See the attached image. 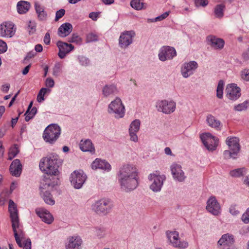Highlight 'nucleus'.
I'll return each mask as SVG.
<instances>
[{
	"label": "nucleus",
	"mask_w": 249,
	"mask_h": 249,
	"mask_svg": "<svg viewBox=\"0 0 249 249\" xmlns=\"http://www.w3.org/2000/svg\"><path fill=\"white\" fill-rule=\"evenodd\" d=\"M35 54H36V53L34 52H30L27 54V55L25 57V59H31V58L35 56Z\"/></svg>",
	"instance_id": "64"
},
{
	"label": "nucleus",
	"mask_w": 249,
	"mask_h": 249,
	"mask_svg": "<svg viewBox=\"0 0 249 249\" xmlns=\"http://www.w3.org/2000/svg\"><path fill=\"white\" fill-rule=\"evenodd\" d=\"M36 112L37 108L36 107H32V108L30 110H27L24 114L25 116V121L26 122L29 121L31 119L34 118Z\"/></svg>",
	"instance_id": "38"
},
{
	"label": "nucleus",
	"mask_w": 249,
	"mask_h": 249,
	"mask_svg": "<svg viewBox=\"0 0 249 249\" xmlns=\"http://www.w3.org/2000/svg\"><path fill=\"white\" fill-rule=\"evenodd\" d=\"M61 164V160L55 154H51L42 158L39 164L40 170L46 173L42 179H45V177L48 175L50 181H58V179L56 176L59 173L58 167Z\"/></svg>",
	"instance_id": "2"
},
{
	"label": "nucleus",
	"mask_w": 249,
	"mask_h": 249,
	"mask_svg": "<svg viewBox=\"0 0 249 249\" xmlns=\"http://www.w3.org/2000/svg\"><path fill=\"white\" fill-rule=\"evenodd\" d=\"M224 87V82L222 80H220L218 82L216 89V96L219 99L223 97V90Z\"/></svg>",
	"instance_id": "42"
},
{
	"label": "nucleus",
	"mask_w": 249,
	"mask_h": 249,
	"mask_svg": "<svg viewBox=\"0 0 249 249\" xmlns=\"http://www.w3.org/2000/svg\"><path fill=\"white\" fill-rule=\"evenodd\" d=\"M111 200L107 198H103L95 201L91 205L93 211L98 214L107 215L113 208Z\"/></svg>",
	"instance_id": "4"
},
{
	"label": "nucleus",
	"mask_w": 249,
	"mask_h": 249,
	"mask_svg": "<svg viewBox=\"0 0 249 249\" xmlns=\"http://www.w3.org/2000/svg\"><path fill=\"white\" fill-rule=\"evenodd\" d=\"M139 170L133 164L124 163L118 169L116 174L118 182L122 191L130 193L139 185Z\"/></svg>",
	"instance_id": "1"
},
{
	"label": "nucleus",
	"mask_w": 249,
	"mask_h": 249,
	"mask_svg": "<svg viewBox=\"0 0 249 249\" xmlns=\"http://www.w3.org/2000/svg\"><path fill=\"white\" fill-rule=\"evenodd\" d=\"M31 67V64H29L28 65V66H27L22 71V73L23 75H26L27 74L29 71V70L30 69Z\"/></svg>",
	"instance_id": "62"
},
{
	"label": "nucleus",
	"mask_w": 249,
	"mask_h": 249,
	"mask_svg": "<svg viewBox=\"0 0 249 249\" xmlns=\"http://www.w3.org/2000/svg\"><path fill=\"white\" fill-rule=\"evenodd\" d=\"M242 220L246 224L249 222V216H248L247 211L243 214L242 216Z\"/></svg>",
	"instance_id": "56"
},
{
	"label": "nucleus",
	"mask_w": 249,
	"mask_h": 249,
	"mask_svg": "<svg viewBox=\"0 0 249 249\" xmlns=\"http://www.w3.org/2000/svg\"><path fill=\"white\" fill-rule=\"evenodd\" d=\"M198 64L195 61L184 63L181 68V73L184 78H188L192 75L197 68Z\"/></svg>",
	"instance_id": "17"
},
{
	"label": "nucleus",
	"mask_w": 249,
	"mask_h": 249,
	"mask_svg": "<svg viewBox=\"0 0 249 249\" xmlns=\"http://www.w3.org/2000/svg\"><path fill=\"white\" fill-rule=\"evenodd\" d=\"M12 227L17 244L19 247H22V241L24 238L25 234L22 227L19 225V221L12 223Z\"/></svg>",
	"instance_id": "19"
},
{
	"label": "nucleus",
	"mask_w": 249,
	"mask_h": 249,
	"mask_svg": "<svg viewBox=\"0 0 249 249\" xmlns=\"http://www.w3.org/2000/svg\"><path fill=\"white\" fill-rule=\"evenodd\" d=\"M241 78L246 81H249V69H245L241 72Z\"/></svg>",
	"instance_id": "48"
},
{
	"label": "nucleus",
	"mask_w": 249,
	"mask_h": 249,
	"mask_svg": "<svg viewBox=\"0 0 249 249\" xmlns=\"http://www.w3.org/2000/svg\"><path fill=\"white\" fill-rule=\"evenodd\" d=\"M47 90L46 88H42L40 90L37 96V101L38 102L41 103L44 100V95L46 93Z\"/></svg>",
	"instance_id": "47"
},
{
	"label": "nucleus",
	"mask_w": 249,
	"mask_h": 249,
	"mask_svg": "<svg viewBox=\"0 0 249 249\" xmlns=\"http://www.w3.org/2000/svg\"><path fill=\"white\" fill-rule=\"evenodd\" d=\"M166 235L170 244L173 247L180 249H185L188 248V243L184 240H180L178 231H167L166 232Z\"/></svg>",
	"instance_id": "8"
},
{
	"label": "nucleus",
	"mask_w": 249,
	"mask_h": 249,
	"mask_svg": "<svg viewBox=\"0 0 249 249\" xmlns=\"http://www.w3.org/2000/svg\"><path fill=\"white\" fill-rule=\"evenodd\" d=\"M72 25L68 22L62 24L58 28L57 34L62 37H65L69 35L72 31Z\"/></svg>",
	"instance_id": "30"
},
{
	"label": "nucleus",
	"mask_w": 249,
	"mask_h": 249,
	"mask_svg": "<svg viewBox=\"0 0 249 249\" xmlns=\"http://www.w3.org/2000/svg\"><path fill=\"white\" fill-rule=\"evenodd\" d=\"M249 106V102L245 101L241 104H239L234 107V109L238 111H242L247 109Z\"/></svg>",
	"instance_id": "43"
},
{
	"label": "nucleus",
	"mask_w": 249,
	"mask_h": 249,
	"mask_svg": "<svg viewBox=\"0 0 249 249\" xmlns=\"http://www.w3.org/2000/svg\"><path fill=\"white\" fill-rule=\"evenodd\" d=\"M48 177V175H47L45 179H42L40 182V195L46 203L53 205L55 201L50 191L57 184L58 181H50Z\"/></svg>",
	"instance_id": "3"
},
{
	"label": "nucleus",
	"mask_w": 249,
	"mask_h": 249,
	"mask_svg": "<svg viewBox=\"0 0 249 249\" xmlns=\"http://www.w3.org/2000/svg\"><path fill=\"white\" fill-rule=\"evenodd\" d=\"M141 122L138 119L133 121L130 125L129 129L130 140L134 142L138 141V138L137 133L139 131L140 127Z\"/></svg>",
	"instance_id": "26"
},
{
	"label": "nucleus",
	"mask_w": 249,
	"mask_h": 249,
	"mask_svg": "<svg viewBox=\"0 0 249 249\" xmlns=\"http://www.w3.org/2000/svg\"><path fill=\"white\" fill-rule=\"evenodd\" d=\"M82 244V239L76 236H70L66 243V249H80Z\"/></svg>",
	"instance_id": "23"
},
{
	"label": "nucleus",
	"mask_w": 249,
	"mask_h": 249,
	"mask_svg": "<svg viewBox=\"0 0 249 249\" xmlns=\"http://www.w3.org/2000/svg\"><path fill=\"white\" fill-rule=\"evenodd\" d=\"M91 168L93 170L98 169L109 172L111 169L110 164L106 160L101 159H96L91 163Z\"/></svg>",
	"instance_id": "24"
},
{
	"label": "nucleus",
	"mask_w": 249,
	"mask_h": 249,
	"mask_svg": "<svg viewBox=\"0 0 249 249\" xmlns=\"http://www.w3.org/2000/svg\"><path fill=\"white\" fill-rule=\"evenodd\" d=\"M22 166L18 159L14 160L11 163L9 170L11 174L15 177H19L22 172Z\"/></svg>",
	"instance_id": "28"
},
{
	"label": "nucleus",
	"mask_w": 249,
	"mask_h": 249,
	"mask_svg": "<svg viewBox=\"0 0 249 249\" xmlns=\"http://www.w3.org/2000/svg\"><path fill=\"white\" fill-rule=\"evenodd\" d=\"M36 213L42 220L47 224H50L53 220L52 215L46 210L43 208H37L36 210Z\"/></svg>",
	"instance_id": "27"
},
{
	"label": "nucleus",
	"mask_w": 249,
	"mask_h": 249,
	"mask_svg": "<svg viewBox=\"0 0 249 249\" xmlns=\"http://www.w3.org/2000/svg\"><path fill=\"white\" fill-rule=\"evenodd\" d=\"M226 143L229 146V150H225L224 158L225 159L237 158L240 149L239 140L236 137L227 138Z\"/></svg>",
	"instance_id": "5"
},
{
	"label": "nucleus",
	"mask_w": 249,
	"mask_h": 249,
	"mask_svg": "<svg viewBox=\"0 0 249 249\" xmlns=\"http://www.w3.org/2000/svg\"><path fill=\"white\" fill-rule=\"evenodd\" d=\"M148 179L151 182L150 189L154 192H159L161 190L166 177L164 175L151 174L148 176Z\"/></svg>",
	"instance_id": "10"
},
{
	"label": "nucleus",
	"mask_w": 249,
	"mask_h": 249,
	"mask_svg": "<svg viewBox=\"0 0 249 249\" xmlns=\"http://www.w3.org/2000/svg\"><path fill=\"white\" fill-rule=\"evenodd\" d=\"M207 40L208 44L214 49L221 50L224 46V40L222 38L216 37L215 36H209L207 37Z\"/></svg>",
	"instance_id": "25"
},
{
	"label": "nucleus",
	"mask_w": 249,
	"mask_h": 249,
	"mask_svg": "<svg viewBox=\"0 0 249 249\" xmlns=\"http://www.w3.org/2000/svg\"><path fill=\"white\" fill-rule=\"evenodd\" d=\"M19 150H18L17 145H14L13 147H11L9 149L8 159L9 160H11L16 156Z\"/></svg>",
	"instance_id": "41"
},
{
	"label": "nucleus",
	"mask_w": 249,
	"mask_h": 249,
	"mask_svg": "<svg viewBox=\"0 0 249 249\" xmlns=\"http://www.w3.org/2000/svg\"><path fill=\"white\" fill-rule=\"evenodd\" d=\"M81 41V38L77 34H73L68 40V41L70 42L75 43L76 44H80Z\"/></svg>",
	"instance_id": "45"
},
{
	"label": "nucleus",
	"mask_w": 249,
	"mask_h": 249,
	"mask_svg": "<svg viewBox=\"0 0 249 249\" xmlns=\"http://www.w3.org/2000/svg\"><path fill=\"white\" fill-rule=\"evenodd\" d=\"M242 57L244 60L246 61L249 59V48L243 53Z\"/></svg>",
	"instance_id": "60"
},
{
	"label": "nucleus",
	"mask_w": 249,
	"mask_h": 249,
	"mask_svg": "<svg viewBox=\"0 0 249 249\" xmlns=\"http://www.w3.org/2000/svg\"><path fill=\"white\" fill-rule=\"evenodd\" d=\"M14 24L11 22H5L0 25V36L11 37L15 33Z\"/></svg>",
	"instance_id": "18"
},
{
	"label": "nucleus",
	"mask_w": 249,
	"mask_h": 249,
	"mask_svg": "<svg viewBox=\"0 0 249 249\" xmlns=\"http://www.w3.org/2000/svg\"><path fill=\"white\" fill-rule=\"evenodd\" d=\"M206 122L210 127L214 128L216 130L220 129L221 123L220 121L216 119L213 115L211 114L207 115Z\"/></svg>",
	"instance_id": "33"
},
{
	"label": "nucleus",
	"mask_w": 249,
	"mask_h": 249,
	"mask_svg": "<svg viewBox=\"0 0 249 249\" xmlns=\"http://www.w3.org/2000/svg\"><path fill=\"white\" fill-rule=\"evenodd\" d=\"M65 14V10L63 9H61L57 11L55 13V21H57L60 18L63 17Z\"/></svg>",
	"instance_id": "50"
},
{
	"label": "nucleus",
	"mask_w": 249,
	"mask_h": 249,
	"mask_svg": "<svg viewBox=\"0 0 249 249\" xmlns=\"http://www.w3.org/2000/svg\"><path fill=\"white\" fill-rule=\"evenodd\" d=\"M98 37L97 35L93 33H90L87 35L86 42L89 43L93 41H97Z\"/></svg>",
	"instance_id": "46"
},
{
	"label": "nucleus",
	"mask_w": 249,
	"mask_h": 249,
	"mask_svg": "<svg viewBox=\"0 0 249 249\" xmlns=\"http://www.w3.org/2000/svg\"><path fill=\"white\" fill-rule=\"evenodd\" d=\"M107 111L116 119L124 117L125 114V107L120 98H116L108 105Z\"/></svg>",
	"instance_id": "7"
},
{
	"label": "nucleus",
	"mask_w": 249,
	"mask_h": 249,
	"mask_svg": "<svg viewBox=\"0 0 249 249\" xmlns=\"http://www.w3.org/2000/svg\"><path fill=\"white\" fill-rule=\"evenodd\" d=\"M10 89V84H5L1 86V90L3 92H7Z\"/></svg>",
	"instance_id": "59"
},
{
	"label": "nucleus",
	"mask_w": 249,
	"mask_h": 249,
	"mask_svg": "<svg viewBox=\"0 0 249 249\" xmlns=\"http://www.w3.org/2000/svg\"><path fill=\"white\" fill-rule=\"evenodd\" d=\"M35 49L37 52H41L42 51V46L41 44H37L35 46Z\"/></svg>",
	"instance_id": "63"
},
{
	"label": "nucleus",
	"mask_w": 249,
	"mask_h": 249,
	"mask_svg": "<svg viewBox=\"0 0 249 249\" xmlns=\"http://www.w3.org/2000/svg\"><path fill=\"white\" fill-rule=\"evenodd\" d=\"M57 46L59 49L58 55L61 59L65 58L66 55L74 49V46L61 41L57 42Z\"/></svg>",
	"instance_id": "22"
},
{
	"label": "nucleus",
	"mask_w": 249,
	"mask_h": 249,
	"mask_svg": "<svg viewBox=\"0 0 249 249\" xmlns=\"http://www.w3.org/2000/svg\"><path fill=\"white\" fill-rule=\"evenodd\" d=\"M200 138L209 151H213L216 149L218 143L217 138L213 136L210 133H206L200 135Z\"/></svg>",
	"instance_id": "12"
},
{
	"label": "nucleus",
	"mask_w": 249,
	"mask_h": 249,
	"mask_svg": "<svg viewBox=\"0 0 249 249\" xmlns=\"http://www.w3.org/2000/svg\"><path fill=\"white\" fill-rule=\"evenodd\" d=\"M8 210L12 223L18 221L19 218L17 205L11 199L9 201Z\"/></svg>",
	"instance_id": "29"
},
{
	"label": "nucleus",
	"mask_w": 249,
	"mask_h": 249,
	"mask_svg": "<svg viewBox=\"0 0 249 249\" xmlns=\"http://www.w3.org/2000/svg\"><path fill=\"white\" fill-rule=\"evenodd\" d=\"M170 168L174 179L179 182H182L185 180L186 176L180 165L173 163L171 165Z\"/></svg>",
	"instance_id": "21"
},
{
	"label": "nucleus",
	"mask_w": 249,
	"mask_h": 249,
	"mask_svg": "<svg viewBox=\"0 0 249 249\" xmlns=\"http://www.w3.org/2000/svg\"><path fill=\"white\" fill-rule=\"evenodd\" d=\"M60 133V126L56 124H51L44 130L43 138L46 142L53 144L59 138Z\"/></svg>",
	"instance_id": "6"
},
{
	"label": "nucleus",
	"mask_w": 249,
	"mask_h": 249,
	"mask_svg": "<svg viewBox=\"0 0 249 249\" xmlns=\"http://www.w3.org/2000/svg\"><path fill=\"white\" fill-rule=\"evenodd\" d=\"M28 27L31 29L29 31L30 33H33L36 31V24L35 22L29 21Z\"/></svg>",
	"instance_id": "55"
},
{
	"label": "nucleus",
	"mask_w": 249,
	"mask_h": 249,
	"mask_svg": "<svg viewBox=\"0 0 249 249\" xmlns=\"http://www.w3.org/2000/svg\"><path fill=\"white\" fill-rule=\"evenodd\" d=\"M63 65L60 62H57L55 64L53 68V74L55 76H58L62 72Z\"/></svg>",
	"instance_id": "40"
},
{
	"label": "nucleus",
	"mask_w": 249,
	"mask_h": 249,
	"mask_svg": "<svg viewBox=\"0 0 249 249\" xmlns=\"http://www.w3.org/2000/svg\"><path fill=\"white\" fill-rule=\"evenodd\" d=\"M225 8V5L220 4L217 5L214 8V14L217 18H222L223 16V10Z\"/></svg>",
	"instance_id": "39"
},
{
	"label": "nucleus",
	"mask_w": 249,
	"mask_h": 249,
	"mask_svg": "<svg viewBox=\"0 0 249 249\" xmlns=\"http://www.w3.org/2000/svg\"><path fill=\"white\" fill-rule=\"evenodd\" d=\"M89 18L93 20H96L98 17V14L97 13L91 12L89 14Z\"/></svg>",
	"instance_id": "61"
},
{
	"label": "nucleus",
	"mask_w": 249,
	"mask_h": 249,
	"mask_svg": "<svg viewBox=\"0 0 249 249\" xmlns=\"http://www.w3.org/2000/svg\"><path fill=\"white\" fill-rule=\"evenodd\" d=\"M80 149L84 152H90L94 153V147L90 140L87 139L85 141L81 140L79 143Z\"/></svg>",
	"instance_id": "32"
},
{
	"label": "nucleus",
	"mask_w": 249,
	"mask_h": 249,
	"mask_svg": "<svg viewBox=\"0 0 249 249\" xmlns=\"http://www.w3.org/2000/svg\"><path fill=\"white\" fill-rule=\"evenodd\" d=\"M246 173V169L245 168H238L233 170L230 172V175L234 178H238L244 175Z\"/></svg>",
	"instance_id": "37"
},
{
	"label": "nucleus",
	"mask_w": 249,
	"mask_h": 249,
	"mask_svg": "<svg viewBox=\"0 0 249 249\" xmlns=\"http://www.w3.org/2000/svg\"><path fill=\"white\" fill-rule=\"evenodd\" d=\"M44 42L47 44L48 45L50 43V34L48 33H47L44 36V39H43Z\"/></svg>",
	"instance_id": "58"
},
{
	"label": "nucleus",
	"mask_w": 249,
	"mask_h": 249,
	"mask_svg": "<svg viewBox=\"0 0 249 249\" xmlns=\"http://www.w3.org/2000/svg\"><path fill=\"white\" fill-rule=\"evenodd\" d=\"M234 240L233 235L226 233L223 234L217 242V247L219 249H234L233 245Z\"/></svg>",
	"instance_id": "16"
},
{
	"label": "nucleus",
	"mask_w": 249,
	"mask_h": 249,
	"mask_svg": "<svg viewBox=\"0 0 249 249\" xmlns=\"http://www.w3.org/2000/svg\"><path fill=\"white\" fill-rule=\"evenodd\" d=\"M7 49V46L6 43L3 40L0 39V53L5 52Z\"/></svg>",
	"instance_id": "52"
},
{
	"label": "nucleus",
	"mask_w": 249,
	"mask_h": 249,
	"mask_svg": "<svg viewBox=\"0 0 249 249\" xmlns=\"http://www.w3.org/2000/svg\"><path fill=\"white\" fill-rule=\"evenodd\" d=\"M130 5L132 8L136 10H141L143 8V3L141 0H132Z\"/></svg>",
	"instance_id": "44"
},
{
	"label": "nucleus",
	"mask_w": 249,
	"mask_h": 249,
	"mask_svg": "<svg viewBox=\"0 0 249 249\" xmlns=\"http://www.w3.org/2000/svg\"><path fill=\"white\" fill-rule=\"evenodd\" d=\"M177 55L176 50L170 46H163L159 50L158 56L161 61L173 59Z\"/></svg>",
	"instance_id": "15"
},
{
	"label": "nucleus",
	"mask_w": 249,
	"mask_h": 249,
	"mask_svg": "<svg viewBox=\"0 0 249 249\" xmlns=\"http://www.w3.org/2000/svg\"><path fill=\"white\" fill-rule=\"evenodd\" d=\"M87 178L86 175L81 170L73 172L71 175L70 181L76 189L81 188Z\"/></svg>",
	"instance_id": "11"
},
{
	"label": "nucleus",
	"mask_w": 249,
	"mask_h": 249,
	"mask_svg": "<svg viewBox=\"0 0 249 249\" xmlns=\"http://www.w3.org/2000/svg\"><path fill=\"white\" fill-rule=\"evenodd\" d=\"M135 35L133 31H126L121 33L119 39V45L122 49H125L133 42Z\"/></svg>",
	"instance_id": "14"
},
{
	"label": "nucleus",
	"mask_w": 249,
	"mask_h": 249,
	"mask_svg": "<svg viewBox=\"0 0 249 249\" xmlns=\"http://www.w3.org/2000/svg\"><path fill=\"white\" fill-rule=\"evenodd\" d=\"M156 107L158 111L169 114L175 111L176 103L172 100H162L158 101Z\"/></svg>",
	"instance_id": "9"
},
{
	"label": "nucleus",
	"mask_w": 249,
	"mask_h": 249,
	"mask_svg": "<svg viewBox=\"0 0 249 249\" xmlns=\"http://www.w3.org/2000/svg\"><path fill=\"white\" fill-rule=\"evenodd\" d=\"M226 92V96L231 100H236L241 96L240 89L235 84L228 85Z\"/></svg>",
	"instance_id": "20"
},
{
	"label": "nucleus",
	"mask_w": 249,
	"mask_h": 249,
	"mask_svg": "<svg viewBox=\"0 0 249 249\" xmlns=\"http://www.w3.org/2000/svg\"><path fill=\"white\" fill-rule=\"evenodd\" d=\"M118 90L116 86L114 84L105 85L102 89V93L105 97H108L117 94Z\"/></svg>",
	"instance_id": "31"
},
{
	"label": "nucleus",
	"mask_w": 249,
	"mask_h": 249,
	"mask_svg": "<svg viewBox=\"0 0 249 249\" xmlns=\"http://www.w3.org/2000/svg\"><path fill=\"white\" fill-rule=\"evenodd\" d=\"M206 210L214 216H218L221 213V206L215 197L211 196L207 201Z\"/></svg>",
	"instance_id": "13"
},
{
	"label": "nucleus",
	"mask_w": 249,
	"mask_h": 249,
	"mask_svg": "<svg viewBox=\"0 0 249 249\" xmlns=\"http://www.w3.org/2000/svg\"><path fill=\"white\" fill-rule=\"evenodd\" d=\"M208 0H195V6L197 7H205L208 4Z\"/></svg>",
	"instance_id": "49"
},
{
	"label": "nucleus",
	"mask_w": 249,
	"mask_h": 249,
	"mask_svg": "<svg viewBox=\"0 0 249 249\" xmlns=\"http://www.w3.org/2000/svg\"><path fill=\"white\" fill-rule=\"evenodd\" d=\"M30 4L29 2L25 1H20L17 4V10L19 14H23L27 12L30 8Z\"/></svg>",
	"instance_id": "35"
},
{
	"label": "nucleus",
	"mask_w": 249,
	"mask_h": 249,
	"mask_svg": "<svg viewBox=\"0 0 249 249\" xmlns=\"http://www.w3.org/2000/svg\"><path fill=\"white\" fill-rule=\"evenodd\" d=\"M170 11L166 12L161 15L155 18V20L157 21H161L164 19L166 18L169 15Z\"/></svg>",
	"instance_id": "53"
},
{
	"label": "nucleus",
	"mask_w": 249,
	"mask_h": 249,
	"mask_svg": "<svg viewBox=\"0 0 249 249\" xmlns=\"http://www.w3.org/2000/svg\"><path fill=\"white\" fill-rule=\"evenodd\" d=\"M23 249H31V241L30 239H27L22 243Z\"/></svg>",
	"instance_id": "51"
},
{
	"label": "nucleus",
	"mask_w": 249,
	"mask_h": 249,
	"mask_svg": "<svg viewBox=\"0 0 249 249\" xmlns=\"http://www.w3.org/2000/svg\"><path fill=\"white\" fill-rule=\"evenodd\" d=\"M46 86L49 88H53L54 85V80L51 78H47L46 80Z\"/></svg>",
	"instance_id": "54"
},
{
	"label": "nucleus",
	"mask_w": 249,
	"mask_h": 249,
	"mask_svg": "<svg viewBox=\"0 0 249 249\" xmlns=\"http://www.w3.org/2000/svg\"><path fill=\"white\" fill-rule=\"evenodd\" d=\"M93 234L99 239L105 238L107 235V231L105 228L96 227L92 230Z\"/></svg>",
	"instance_id": "36"
},
{
	"label": "nucleus",
	"mask_w": 249,
	"mask_h": 249,
	"mask_svg": "<svg viewBox=\"0 0 249 249\" xmlns=\"http://www.w3.org/2000/svg\"><path fill=\"white\" fill-rule=\"evenodd\" d=\"M35 8L39 20L43 21L47 18V13L44 11V8L38 2H35Z\"/></svg>",
	"instance_id": "34"
},
{
	"label": "nucleus",
	"mask_w": 249,
	"mask_h": 249,
	"mask_svg": "<svg viewBox=\"0 0 249 249\" xmlns=\"http://www.w3.org/2000/svg\"><path fill=\"white\" fill-rule=\"evenodd\" d=\"M230 213L233 215H236L239 213V211L236 210L235 206H231L229 209Z\"/></svg>",
	"instance_id": "57"
}]
</instances>
